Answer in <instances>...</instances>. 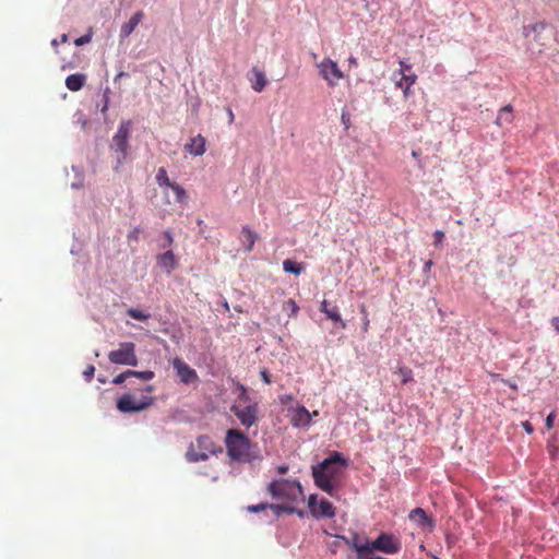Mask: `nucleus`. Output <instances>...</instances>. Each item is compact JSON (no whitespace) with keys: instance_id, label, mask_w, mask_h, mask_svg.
<instances>
[{"instance_id":"f257e3e1","label":"nucleus","mask_w":559,"mask_h":559,"mask_svg":"<svg viewBox=\"0 0 559 559\" xmlns=\"http://www.w3.org/2000/svg\"><path fill=\"white\" fill-rule=\"evenodd\" d=\"M346 461L340 452H333L328 459L312 466V476L317 487L330 496H334L335 481Z\"/></svg>"},{"instance_id":"f03ea898","label":"nucleus","mask_w":559,"mask_h":559,"mask_svg":"<svg viewBox=\"0 0 559 559\" xmlns=\"http://www.w3.org/2000/svg\"><path fill=\"white\" fill-rule=\"evenodd\" d=\"M227 455L231 461L251 463L261 460L257 445L238 429H228L225 436Z\"/></svg>"},{"instance_id":"7ed1b4c3","label":"nucleus","mask_w":559,"mask_h":559,"mask_svg":"<svg viewBox=\"0 0 559 559\" xmlns=\"http://www.w3.org/2000/svg\"><path fill=\"white\" fill-rule=\"evenodd\" d=\"M130 132L131 121L126 120L119 124L117 132L112 136L109 148L116 157V164L114 166L116 171H118L128 159L130 153Z\"/></svg>"},{"instance_id":"20e7f679","label":"nucleus","mask_w":559,"mask_h":559,"mask_svg":"<svg viewBox=\"0 0 559 559\" xmlns=\"http://www.w3.org/2000/svg\"><path fill=\"white\" fill-rule=\"evenodd\" d=\"M222 451V448L216 445L211 437L202 435L189 444L186 460L190 463L206 461L210 455L221 453Z\"/></svg>"},{"instance_id":"39448f33","label":"nucleus","mask_w":559,"mask_h":559,"mask_svg":"<svg viewBox=\"0 0 559 559\" xmlns=\"http://www.w3.org/2000/svg\"><path fill=\"white\" fill-rule=\"evenodd\" d=\"M267 491L273 498L295 502L304 497V490L298 480L280 478L271 481Z\"/></svg>"},{"instance_id":"423d86ee","label":"nucleus","mask_w":559,"mask_h":559,"mask_svg":"<svg viewBox=\"0 0 559 559\" xmlns=\"http://www.w3.org/2000/svg\"><path fill=\"white\" fill-rule=\"evenodd\" d=\"M108 359L115 365L136 366L135 344L132 342L120 343L118 349L109 352Z\"/></svg>"},{"instance_id":"0eeeda50","label":"nucleus","mask_w":559,"mask_h":559,"mask_svg":"<svg viewBox=\"0 0 559 559\" xmlns=\"http://www.w3.org/2000/svg\"><path fill=\"white\" fill-rule=\"evenodd\" d=\"M402 549L401 540L389 533H381L374 540L369 544V555L373 551H380L386 555H395Z\"/></svg>"},{"instance_id":"6e6552de","label":"nucleus","mask_w":559,"mask_h":559,"mask_svg":"<svg viewBox=\"0 0 559 559\" xmlns=\"http://www.w3.org/2000/svg\"><path fill=\"white\" fill-rule=\"evenodd\" d=\"M319 74L326 81L330 87H334L344 78V73L341 71L336 61L324 58L321 62L317 63Z\"/></svg>"},{"instance_id":"1a4fd4ad","label":"nucleus","mask_w":559,"mask_h":559,"mask_svg":"<svg viewBox=\"0 0 559 559\" xmlns=\"http://www.w3.org/2000/svg\"><path fill=\"white\" fill-rule=\"evenodd\" d=\"M154 399L144 396L140 401H135L132 395L124 394L117 402V408L121 413L142 412L153 405Z\"/></svg>"},{"instance_id":"9d476101","label":"nucleus","mask_w":559,"mask_h":559,"mask_svg":"<svg viewBox=\"0 0 559 559\" xmlns=\"http://www.w3.org/2000/svg\"><path fill=\"white\" fill-rule=\"evenodd\" d=\"M308 507L311 514L317 518H328L331 519L335 515V508L333 504L326 500L321 499L319 502L317 501V495H311L308 499Z\"/></svg>"},{"instance_id":"9b49d317","label":"nucleus","mask_w":559,"mask_h":559,"mask_svg":"<svg viewBox=\"0 0 559 559\" xmlns=\"http://www.w3.org/2000/svg\"><path fill=\"white\" fill-rule=\"evenodd\" d=\"M231 412L239 419L241 425L245 426L246 428H250L251 426L255 425L259 419L258 404L248 405L245 407L234 405L231 407Z\"/></svg>"},{"instance_id":"f8f14e48","label":"nucleus","mask_w":559,"mask_h":559,"mask_svg":"<svg viewBox=\"0 0 559 559\" xmlns=\"http://www.w3.org/2000/svg\"><path fill=\"white\" fill-rule=\"evenodd\" d=\"M173 366L182 383L190 384L198 381L199 377L197 371L192 369L188 364H186L181 358H175Z\"/></svg>"},{"instance_id":"ddd939ff","label":"nucleus","mask_w":559,"mask_h":559,"mask_svg":"<svg viewBox=\"0 0 559 559\" xmlns=\"http://www.w3.org/2000/svg\"><path fill=\"white\" fill-rule=\"evenodd\" d=\"M185 151L192 156H201L206 151V139L202 134H198L185 144Z\"/></svg>"},{"instance_id":"4468645a","label":"nucleus","mask_w":559,"mask_h":559,"mask_svg":"<svg viewBox=\"0 0 559 559\" xmlns=\"http://www.w3.org/2000/svg\"><path fill=\"white\" fill-rule=\"evenodd\" d=\"M312 415L305 406H298L293 411L292 424L295 427H308L311 425Z\"/></svg>"},{"instance_id":"2eb2a0df","label":"nucleus","mask_w":559,"mask_h":559,"mask_svg":"<svg viewBox=\"0 0 559 559\" xmlns=\"http://www.w3.org/2000/svg\"><path fill=\"white\" fill-rule=\"evenodd\" d=\"M345 543L356 550L358 554V559H361V557H365L366 555H369V544L370 542L367 538L361 539L358 535H355L353 538H345Z\"/></svg>"},{"instance_id":"dca6fc26","label":"nucleus","mask_w":559,"mask_h":559,"mask_svg":"<svg viewBox=\"0 0 559 559\" xmlns=\"http://www.w3.org/2000/svg\"><path fill=\"white\" fill-rule=\"evenodd\" d=\"M320 311L323 312L326 318L331 319L333 322L338 323L342 329L346 328V323L343 321L337 306H330L329 302L324 299L320 305Z\"/></svg>"},{"instance_id":"f3484780","label":"nucleus","mask_w":559,"mask_h":559,"mask_svg":"<svg viewBox=\"0 0 559 559\" xmlns=\"http://www.w3.org/2000/svg\"><path fill=\"white\" fill-rule=\"evenodd\" d=\"M249 81L251 82V87L258 93L262 92L267 84L265 74L255 67L251 69Z\"/></svg>"},{"instance_id":"a211bd4d","label":"nucleus","mask_w":559,"mask_h":559,"mask_svg":"<svg viewBox=\"0 0 559 559\" xmlns=\"http://www.w3.org/2000/svg\"><path fill=\"white\" fill-rule=\"evenodd\" d=\"M408 518L411 521L415 522L416 524H418L423 527H425V526L433 527L432 520L427 515L426 511L421 508H416V509L412 510Z\"/></svg>"},{"instance_id":"6ab92c4d","label":"nucleus","mask_w":559,"mask_h":559,"mask_svg":"<svg viewBox=\"0 0 559 559\" xmlns=\"http://www.w3.org/2000/svg\"><path fill=\"white\" fill-rule=\"evenodd\" d=\"M157 264L167 273H170L177 265L174 252L169 250L158 255Z\"/></svg>"},{"instance_id":"aec40b11","label":"nucleus","mask_w":559,"mask_h":559,"mask_svg":"<svg viewBox=\"0 0 559 559\" xmlns=\"http://www.w3.org/2000/svg\"><path fill=\"white\" fill-rule=\"evenodd\" d=\"M144 13L142 11L135 12L128 22L121 26V35L128 37L132 34L139 23L143 20Z\"/></svg>"},{"instance_id":"412c9836","label":"nucleus","mask_w":559,"mask_h":559,"mask_svg":"<svg viewBox=\"0 0 559 559\" xmlns=\"http://www.w3.org/2000/svg\"><path fill=\"white\" fill-rule=\"evenodd\" d=\"M86 83V75L83 73H74L66 79V86L72 92L80 91Z\"/></svg>"},{"instance_id":"4be33fe9","label":"nucleus","mask_w":559,"mask_h":559,"mask_svg":"<svg viewBox=\"0 0 559 559\" xmlns=\"http://www.w3.org/2000/svg\"><path fill=\"white\" fill-rule=\"evenodd\" d=\"M546 26L547 25L544 22L534 23L532 25L524 26L523 27V34L527 37L530 35V32H533L535 34L534 40L538 45L544 46L545 43L542 40L540 34H542L543 31L546 29Z\"/></svg>"},{"instance_id":"5701e85b","label":"nucleus","mask_w":559,"mask_h":559,"mask_svg":"<svg viewBox=\"0 0 559 559\" xmlns=\"http://www.w3.org/2000/svg\"><path fill=\"white\" fill-rule=\"evenodd\" d=\"M513 121V108L511 105H507L499 110L496 118V124L502 127L503 124H510Z\"/></svg>"},{"instance_id":"b1692460","label":"nucleus","mask_w":559,"mask_h":559,"mask_svg":"<svg viewBox=\"0 0 559 559\" xmlns=\"http://www.w3.org/2000/svg\"><path fill=\"white\" fill-rule=\"evenodd\" d=\"M258 239V235L251 230L248 226H243L241 229V241L247 251L253 249L254 242Z\"/></svg>"},{"instance_id":"393cba45","label":"nucleus","mask_w":559,"mask_h":559,"mask_svg":"<svg viewBox=\"0 0 559 559\" xmlns=\"http://www.w3.org/2000/svg\"><path fill=\"white\" fill-rule=\"evenodd\" d=\"M276 518H280L283 513L294 514L297 513L299 516L304 515V511L296 509L288 504H269Z\"/></svg>"},{"instance_id":"a878e982","label":"nucleus","mask_w":559,"mask_h":559,"mask_svg":"<svg viewBox=\"0 0 559 559\" xmlns=\"http://www.w3.org/2000/svg\"><path fill=\"white\" fill-rule=\"evenodd\" d=\"M283 269L287 273H292L295 275H300L304 271V266L301 263L295 262L290 259H286L283 261Z\"/></svg>"},{"instance_id":"bb28decb","label":"nucleus","mask_w":559,"mask_h":559,"mask_svg":"<svg viewBox=\"0 0 559 559\" xmlns=\"http://www.w3.org/2000/svg\"><path fill=\"white\" fill-rule=\"evenodd\" d=\"M156 181L160 187L165 186L168 188H171V185L175 183L174 181H170L167 171L164 167L158 168L156 174Z\"/></svg>"},{"instance_id":"cd10ccee","label":"nucleus","mask_w":559,"mask_h":559,"mask_svg":"<svg viewBox=\"0 0 559 559\" xmlns=\"http://www.w3.org/2000/svg\"><path fill=\"white\" fill-rule=\"evenodd\" d=\"M170 189L174 191L178 203L185 204L187 202V192L179 183L175 182Z\"/></svg>"},{"instance_id":"c85d7f7f","label":"nucleus","mask_w":559,"mask_h":559,"mask_svg":"<svg viewBox=\"0 0 559 559\" xmlns=\"http://www.w3.org/2000/svg\"><path fill=\"white\" fill-rule=\"evenodd\" d=\"M417 75L414 73H401L400 80L396 82L399 87H403L404 85H414L416 83Z\"/></svg>"},{"instance_id":"c756f323","label":"nucleus","mask_w":559,"mask_h":559,"mask_svg":"<svg viewBox=\"0 0 559 559\" xmlns=\"http://www.w3.org/2000/svg\"><path fill=\"white\" fill-rule=\"evenodd\" d=\"M127 313L130 318L138 320V321H145L151 317L148 313H145V312H143L139 309H134V308L128 309Z\"/></svg>"},{"instance_id":"7c9ffc66","label":"nucleus","mask_w":559,"mask_h":559,"mask_svg":"<svg viewBox=\"0 0 559 559\" xmlns=\"http://www.w3.org/2000/svg\"><path fill=\"white\" fill-rule=\"evenodd\" d=\"M130 372H131V377H136V378H140L145 381H150L155 377V373L152 370H145V371L130 370Z\"/></svg>"},{"instance_id":"2f4dec72","label":"nucleus","mask_w":559,"mask_h":559,"mask_svg":"<svg viewBox=\"0 0 559 559\" xmlns=\"http://www.w3.org/2000/svg\"><path fill=\"white\" fill-rule=\"evenodd\" d=\"M399 373L401 374L402 382L404 384L413 381V371L408 367H405V366L404 367H400L399 368Z\"/></svg>"},{"instance_id":"473e14b6","label":"nucleus","mask_w":559,"mask_h":559,"mask_svg":"<svg viewBox=\"0 0 559 559\" xmlns=\"http://www.w3.org/2000/svg\"><path fill=\"white\" fill-rule=\"evenodd\" d=\"M284 310H289L290 311L289 316L295 317L299 310V307L297 306V304L294 299H288L284 304Z\"/></svg>"},{"instance_id":"72a5a7b5","label":"nucleus","mask_w":559,"mask_h":559,"mask_svg":"<svg viewBox=\"0 0 559 559\" xmlns=\"http://www.w3.org/2000/svg\"><path fill=\"white\" fill-rule=\"evenodd\" d=\"M92 40V31L74 40L75 46H83Z\"/></svg>"},{"instance_id":"f704fd0d","label":"nucleus","mask_w":559,"mask_h":559,"mask_svg":"<svg viewBox=\"0 0 559 559\" xmlns=\"http://www.w3.org/2000/svg\"><path fill=\"white\" fill-rule=\"evenodd\" d=\"M360 311H361V313L364 314V318H362V331H364L365 333H367V332H368V330H369L370 321H369V318H368V313H367L366 307H365V306H361V307H360Z\"/></svg>"},{"instance_id":"c9c22d12","label":"nucleus","mask_w":559,"mask_h":559,"mask_svg":"<svg viewBox=\"0 0 559 559\" xmlns=\"http://www.w3.org/2000/svg\"><path fill=\"white\" fill-rule=\"evenodd\" d=\"M131 377L130 370L123 371L120 374L116 376L112 380L115 384H121L123 383L128 378Z\"/></svg>"},{"instance_id":"e433bc0d","label":"nucleus","mask_w":559,"mask_h":559,"mask_svg":"<svg viewBox=\"0 0 559 559\" xmlns=\"http://www.w3.org/2000/svg\"><path fill=\"white\" fill-rule=\"evenodd\" d=\"M266 509H269V503L251 504L247 507V510L252 513H257Z\"/></svg>"},{"instance_id":"4c0bfd02","label":"nucleus","mask_w":559,"mask_h":559,"mask_svg":"<svg viewBox=\"0 0 559 559\" xmlns=\"http://www.w3.org/2000/svg\"><path fill=\"white\" fill-rule=\"evenodd\" d=\"M555 419H556V413H555V412H551V413L546 417L545 425H546V428H547L548 430H550V429L554 427Z\"/></svg>"},{"instance_id":"58836bf2","label":"nucleus","mask_w":559,"mask_h":559,"mask_svg":"<svg viewBox=\"0 0 559 559\" xmlns=\"http://www.w3.org/2000/svg\"><path fill=\"white\" fill-rule=\"evenodd\" d=\"M433 239H435V245L436 246L441 245L443 239H444V233L442 230H436L433 233Z\"/></svg>"},{"instance_id":"ea45409f","label":"nucleus","mask_w":559,"mask_h":559,"mask_svg":"<svg viewBox=\"0 0 559 559\" xmlns=\"http://www.w3.org/2000/svg\"><path fill=\"white\" fill-rule=\"evenodd\" d=\"M95 372V367L93 365L87 366V368L83 371V376L87 381H91Z\"/></svg>"},{"instance_id":"a19ab883","label":"nucleus","mask_w":559,"mask_h":559,"mask_svg":"<svg viewBox=\"0 0 559 559\" xmlns=\"http://www.w3.org/2000/svg\"><path fill=\"white\" fill-rule=\"evenodd\" d=\"M260 376H261V379L263 380L264 383L271 384L272 380H271V376H270L267 369H265V368L262 369L260 371Z\"/></svg>"},{"instance_id":"79ce46f5","label":"nucleus","mask_w":559,"mask_h":559,"mask_svg":"<svg viewBox=\"0 0 559 559\" xmlns=\"http://www.w3.org/2000/svg\"><path fill=\"white\" fill-rule=\"evenodd\" d=\"M67 41H68V35L67 34H62L60 36V39L55 38V39L51 40V46L58 47L59 44H64Z\"/></svg>"},{"instance_id":"37998d69","label":"nucleus","mask_w":559,"mask_h":559,"mask_svg":"<svg viewBox=\"0 0 559 559\" xmlns=\"http://www.w3.org/2000/svg\"><path fill=\"white\" fill-rule=\"evenodd\" d=\"M401 73H409L412 70V66L407 64L405 61H400Z\"/></svg>"},{"instance_id":"c03bdc74","label":"nucleus","mask_w":559,"mask_h":559,"mask_svg":"<svg viewBox=\"0 0 559 559\" xmlns=\"http://www.w3.org/2000/svg\"><path fill=\"white\" fill-rule=\"evenodd\" d=\"M522 427L523 429L527 432V433H533L534 432V427L532 426V424L530 421H523L522 423Z\"/></svg>"},{"instance_id":"a18cd8bd","label":"nucleus","mask_w":559,"mask_h":559,"mask_svg":"<svg viewBox=\"0 0 559 559\" xmlns=\"http://www.w3.org/2000/svg\"><path fill=\"white\" fill-rule=\"evenodd\" d=\"M551 325L556 330L557 333H559V317H554L551 319Z\"/></svg>"},{"instance_id":"49530a36","label":"nucleus","mask_w":559,"mask_h":559,"mask_svg":"<svg viewBox=\"0 0 559 559\" xmlns=\"http://www.w3.org/2000/svg\"><path fill=\"white\" fill-rule=\"evenodd\" d=\"M277 472H278L280 474H286V473L288 472V465H286V464H284V465H280V466L277 467Z\"/></svg>"},{"instance_id":"de8ad7c7","label":"nucleus","mask_w":559,"mask_h":559,"mask_svg":"<svg viewBox=\"0 0 559 559\" xmlns=\"http://www.w3.org/2000/svg\"><path fill=\"white\" fill-rule=\"evenodd\" d=\"M342 122L345 126V128L348 129L349 118L345 114L342 115Z\"/></svg>"},{"instance_id":"09e8293b","label":"nucleus","mask_w":559,"mask_h":559,"mask_svg":"<svg viewBox=\"0 0 559 559\" xmlns=\"http://www.w3.org/2000/svg\"><path fill=\"white\" fill-rule=\"evenodd\" d=\"M227 114H228V118H229V123L231 124L235 120V115L230 108H227Z\"/></svg>"},{"instance_id":"8fccbe9b","label":"nucleus","mask_w":559,"mask_h":559,"mask_svg":"<svg viewBox=\"0 0 559 559\" xmlns=\"http://www.w3.org/2000/svg\"><path fill=\"white\" fill-rule=\"evenodd\" d=\"M404 97H408L411 85H404L403 87Z\"/></svg>"},{"instance_id":"3c124183","label":"nucleus","mask_w":559,"mask_h":559,"mask_svg":"<svg viewBox=\"0 0 559 559\" xmlns=\"http://www.w3.org/2000/svg\"><path fill=\"white\" fill-rule=\"evenodd\" d=\"M348 62H349V64H352V66H357V59H356L355 57H353V56H350V57L348 58Z\"/></svg>"},{"instance_id":"603ef678","label":"nucleus","mask_w":559,"mask_h":559,"mask_svg":"<svg viewBox=\"0 0 559 559\" xmlns=\"http://www.w3.org/2000/svg\"><path fill=\"white\" fill-rule=\"evenodd\" d=\"M144 391H145V392H147V393H152V392H154V386H153V385H151V384H150V385H146V386H145V389H144Z\"/></svg>"},{"instance_id":"864d4df0","label":"nucleus","mask_w":559,"mask_h":559,"mask_svg":"<svg viewBox=\"0 0 559 559\" xmlns=\"http://www.w3.org/2000/svg\"><path fill=\"white\" fill-rule=\"evenodd\" d=\"M431 265H432V261L431 260L427 261L425 263V270H430Z\"/></svg>"},{"instance_id":"5fc2aeb1","label":"nucleus","mask_w":559,"mask_h":559,"mask_svg":"<svg viewBox=\"0 0 559 559\" xmlns=\"http://www.w3.org/2000/svg\"><path fill=\"white\" fill-rule=\"evenodd\" d=\"M165 236L167 237L168 243L170 245L173 242V237L169 233H165Z\"/></svg>"},{"instance_id":"6e6d98bb","label":"nucleus","mask_w":559,"mask_h":559,"mask_svg":"<svg viewBox=\"0 0 559 559\" xmlns=\"http://www.w3.org/2000/svg\"><path fill=\"white\" fill-rule=\"evenodd\" d=\"M124 75H128V74H127V73H124V72H119V73L117 74V76L115 78V82H116L119 78L124 76Z\"/></svg>"},{"instance_id":"4d7b16f0","label":"nucleus","mask_w":559,"mask_h":559,"mask_svg":"<svg viewBox=\"0 0 559 559\" xmlns=\"http://www.w3.org/2000/svg\"><path fill=\"white\" fill-rule=\"evenodd\" d=\"M412 156H413L414 158H418V157H419V152H417V151H413V152H412Z\"/></svg>"}]
</instances>
